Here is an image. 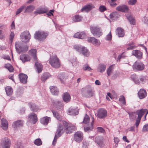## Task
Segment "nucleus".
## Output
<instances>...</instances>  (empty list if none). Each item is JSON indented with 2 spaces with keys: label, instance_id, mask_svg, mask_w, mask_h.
<instances>
[{
  "label": "nucleus",
  "instance_id": "79ce46f5",
  "mask_svg": "<svg viewBox=\"0 0 148 148\" xmlns=\"http://www.w3.org/2000/svg\"><path fill=\"white\" fill-rule=\"evenodd\" d=\"M110 18L112 20L116 19L119 17V15L117 12H114L110 15Z\"/></svg>",
  "mask_w": 148,
  "mask_h": 148
},
{
  "label": "nucleus",
  "instance_id": "c756f323",
  "mask_svg": "<svg viewBox=\"0 0 148 148\" xmlns=\"http://www.w3.org/2000/svg\"><path fill=\"white\" fill-rule=\"evenodd\" d=\"M51 121V118L47 116L42 118L40 119V122L44 125H47L49 121Z\"/></svg>",
  "mask_w": 148,
  "mask_h": 148
},
{
  "label": "nucleus",
  "instance_id": "6ab92c4d",
  "mask_svg": "<svg viewBox=\"0 0 148 148\" xmlns=\"http://www.w3.org/2000/svg\"><path fill=\"white\" fill-rule=\"evenodd\" d=\"M68 114L71 115H76L78 114V112L77 109L72 107H70L67 112Z\"/></svg>",
  "mask_w": 148,
  "mask_h": 148
},
{
  "label": "nucleus",
  "instance_id": "3c124183",
  "mask_svg": "<svg viewBox=\"0 0 148 148\" xmlns=\"http://www.w3.org/2000/svg\"><path fill=\"white\" fill-rule=\"evenodd\" d=\"M34 144L38 146L42 145V142L40 138H37L34 141Z\"/></svg>",
  "mask_w": 148,
  "mask_h": 148
},
{
  "label": "nucleus",
  "instance_id": "f03ea898",
  "mask_svg": "<svg viewBox=\"0 0 148 148\" xmlns=\"http://www.w3.org/2000/svg\"><path fill=\"white\" fill-rule=\"evenodd\" d=\"M64 131L63 126L60 123H58V127L57 132L55 134V137L53 142V145H55L56 144L57 139L64 133Z\"/></svg>",
  "mask_w": 148,
  "mask_h": 148
},
{
  "label": "nucleus",
  "instance_id": "49530a36",
  "mask_svg": "<svg viewBox=\"0 0 148 148\" xmlns=\"http://www.w3.org/2000/svg\"><path fill=\"white\" fill-rule=\"evenodd\" d=\"M82 69L84 71H90L92 69L87 64H86L83 65L82 67Z\"/></svg>",
  "mask_w": 148,
  "mask_h": 148
},
{
  "label": "nucleus",
  "instance_id": "4c0bfd02",
  "mask_svg": "<svg viewBox=\"0 0 148 148\" xmlns=\"http://www.w3.org/2000/svg\"><path fill=\"white\" fill-rule=\"evenodd\" d=\"M47 11L44 8H37L36 10L34 12V13L39 14H43L46 13Z\"/></svg>",
  "mask_w": 148,
  "mask_h": 148
},
{
  "label": "nucleus",
  "instance_id": "864d4df0",
  "mask_svg": "<svg viewBox=\"0 0 148 148\" xmlns=\"http://www.w3.org/2000/svg\"><path fill=\"white\" fill-rule=\"evenodd\" d=\"M89 120L90 118L89 116L86 114L84 117L83 122L84 123H87L89 122Z\"/></svg>",
  "mask_w": 148,
  "mask_h": 148
},
{
  "label": "nucleus",
  "instance_id": "ea45409f",
  "mask_svg": "<svg viewBox=\"0 0 148 148\" xmlns=\"http://www.w3.org/2000/svg\"><path fill=\"white\" fill-rule=\"evenodd\" d=\"M5 92L7 95L8 96H10L13 93V90L11 87L10 86H7L5 88Z\"/></svg>",
  "mask_w": 148,
  "mask_h": 148
},
{
  "label": "nucleus",
  "instance_id": "bb28decb",
  "mask_svg": "<svg viewBox=\"0 0 148 148\" xmlns=\"http://www.w3.org/2000/svg\"><path fill=\"white\" fill-rule=\"evenodd\" d=\"M86 34L84 32H80L75 33L73 37L77 38L84 39L86 37Z\"/></svg>",
  "mask_w": 148,
  "mask_h": 148
},
{
  "label": "nucleus",
  "instance_id": "338daca9",
  "mask_svg": "<svg viewBox=\"0 0 148 148\" xmlns=\"http://www.w3.org/2000/svg\"><path fill=\"white\" fill-rule=\"evenodd\" d=\"M129 45L130 46L127 49V50H132L135 48V46L133 45H132L131 44H129Z\"/></svg>",
  "mask_w": 148,
  "mask_h": 148
},
{
  "label": "nucleus",
  "instance_id": "f257e3e1",
  "mask_svg": "<svg viewBox=\"0 0 148 148\" xmlns=\"http://www.w3.org/2000/svg\"><path fill=\"white\" fill-rule=\"evenodd\" d=\"M81 93L82 95L86 98H90L93 96L94 91L90 86H87L82 89Z\"/></svg>",
  "mask_w": 148,
  "mask_h": 148
},
{
  "label": "nucleus",
  "instance_id": "13d9d810",
  "mask_svg": "<svg viewBox=\"0 0 148 148\" xmlns=\"http://www.w3.org/2000/svg\"><path fill=\"white\" fill-rule=\"evenodd\" d=\"M15 148H23L22 144L20 142H18L15 147Z\"/></svg>",
  "mask_w": 148,
  "mask_h": 148
},
{
  "label": "nucleus",
  "instance_id": "2f4dec72",
  "mask_svg": "<svg viewBox=\"0 0 148 148\" xmlns=\"http://www.w3.org/2000/svg\"><path fill=\"white\" fill-rule=\"evenodd\" d=\"M147 109H142L140 110H138L136 111L138 117L137 118L141 119L142 116L144 115V113L147 111Z\"/></svg>",
  "mask_w": 148,
  "mask_h": 148
},
{
  "label": "nucleus",
  "instance_id": "412c9836",
  "mask_svg": "<svg viewBox=\"0 0 148 148\" xmlns=\"http://www.w3.org/2000/svg\"><path fill=\"white\" fill-rule=\"evenodd\" d=\"M81 53L84 56L88 57L90 55V52L87 48L84 47H83L81 51Z\"/></svg>",
  "mask_w": 148,
  "mask_h": 148
},
{
  "label": "nucleus",
  "instance_id": "5701e85b",
  "mask_svg": "<svg viewBox=\"0 0 148 148\" xmlns=\"http://www.w3.org/2000/svg\"><path fill=\"white\" fill-rule=\"evenodd\" d=\"M94 8L92 4H87L84 6L81 10L82 11L88 12Z\"/></svg>",
  "mask_w": 148,
  "mask_h": 148
},
{
  "label": "nucleus",
  "instance_id": "0e129e2a",
  "mask_svg": "<svg viewBox=\"0 0 148 148\" xmlns=\"http://www.w3.org/2000/svg\"><path fill=\"white\" fill-rule=\"evenodd\" d=\"M143 131L144 132L148 131V125H145L143 128Z\"/></svg>",
  "mask_w": 148,
  "mask_h": 148
},
{
  "label": "nucleus",
  "instance_id": "8fccbe9b",
  "mask_svg": "<svg viewBox=\"0 0 148 148\" xmlns=\"http://www.w3.org/2000/svg\"><path fill=\"white\" fill-rule=\"evenodd\" d=\"M119 101L123 105H125L126 102L124 97L123 95H121L119 99Z\"/></svg>",
  "mask_w": 148,
  "mask_h": 148
},
{
  "label": "nucleus",
  "instance_id": "0eeeda50",
  "mask_svg": "<svg viewBox=\"0 0 148 148\" xmlns=\"http://www.w3.org/2000/svg\"><path fill=\"white\" fill-rule=\"evenodd\" d=\"M20 37L22 42L27 43L29 41L31 36L29 32L27 31L22 33L21 34Z\"/></svg>",
  "mask_w": 148,
  "mask_h": 148
},
{
  "label": "nucleus",
  "instance_id": "774afa93",
  "mask_svg": "<svg viewBox=\"0 0 148 148\" xmlns=\"http://www.w3.org/2000/svg\"><path fill=\"white\" fill-rule=\"evenodd\" d=\"M10 40H11V42H12L13 40V39L14 36V33L12 32H11L10 33Z\"/></svg>",
  "mask_w": 148,
  "mask_h": 148
},
{
  "label": "nucleus",
  "instance_id": "9b49d317",
  "mask_svg": "<svg viewBox=\"0 0 148 148\" xmlns=\"http://www.w3.org/2000/svg\"><path fill=\"white\" fill-rule=\"evenodd\" d=\"M144 65L142 62H136L133 65V68L135 71H140L144 69Z\"/></svg>",
  "mask_w": 148,
  "mask_h": 148
},
{
  "label": "nucleus",
  "instance_id": "423d86ee",
  "mask_svg": "<svg viewBox=\"0 0 148 148\" xmlns=\"http://www.w3.org/2000/svg\"><path fill=\"white\" fill-rule=\"evenodd\" d=\"M90 30L93 36L96 37H99L102 34L100 28L96 26H90Z\"/></svg>",
  "mask_w": 148,
  "mask_h": 148
},
{
  "label": "nucleus",
  "instance_id": "58836bf2",
  "mask_svg": "<svg viewBox=\"0 0 148 148\" xmlns=\"http://www.w3.org/2000/svg\"><path fill=\"white\" fill-rule=\"evenodd\" d=\"M35 66L36 67L38 73H40L42 70V66L41 64L36 62L35 64Z\"/></svg>",
  "mask_w": 148,
  "mask_h": 148
},
{
  "label": "nucleus",
  "instance_id": "37998d69",
  "mask_svg": "<svg viewBox=\"0 0 148 148\" xmlns=\"http://www.w3.org/2000/svg\"><path fill=\"white\" fill-rule=\"evenodd\" d=\"M51 76V75L49 73L46 72L43 73L41 77V80L45 81L47 78Z\"/></svg>",
  "mask_w": 148,
  "mask_h": 148
},
{
  "label": "nucleus",
  "instance_id": "1a4fd4ad",
  "mask_svg": "<svg viewBox=\"0 0 148 148\" xmlns=\"http://www.w3.org/2000/svg\"><path fill=\"white\" fill-rule=\"evenodd\" d=\"M74 140L76 142L79 143L83 139V134L81 131H77L74 135Z\"/></svg>",
  "mask_w": 148,
  "mask_h": 148
},
{
  "label": "nucleus",
  "instance_id": "2eb2a0df",
  "mask_svg": "<svg viewBox=\"0 0 148 148\" xmlns=\"http://www.w3.org/2000/svg\"><path fill=\"white\" fill-rule=\"evenodd\" d=\"M103 138L101 136H96L95 139V141L98 145L100 147H101L103 144Z\"/></svg>",
  "mask_w": 148,
  "mask_h": 148
},
{
  "label": "nucleus",
  "instance_id": "052dcab7",
  "mask_svg": "<svg viewBox=\"0 0 148 148\" xmlns=\"http://www.w3.org/2000/svg\"><path fill=\"white\" fill-rule=\"evenodd\" d=\"M112 35L111 32H110L107 35L106 37V39L107 40H109L112 39Z\"/></svg>",
  "mask_w": 148,
  "mask_h": 148
},
{
  "label": "nucleus",
  "instance_id": "680f3d73",
  "mask_svg": "<svg viewBox=\"0 0 148 148\" xmlns=\"http://www.w3.org/2000/svg\"><path fill=\"white\" fill-rule=\"evenodd\" d=\"M99 9L100 11L102 12H103L106 10V7L103 5L100 6L99 7Z\"/></svg>",
  "mask_w": 148,
  "mask_h": 148
},
{
  "label": "nucleus",
  "instance_id": "6e6552de",
  "mask_svg": "<svg viewBox=\"0 0 148 148\" xmlns=\"http://www.w3.org/2000/svg\"><path fill=\"white\" fill-rule=\"evenodd\" d=\"M63 123L64 126L66 127V134L70 133L76 129V127L74 125L68 123L65 121L63 122Z\"/></svg>",
  "mask_w": 148,
  "mask_h": 148
},
{
  "label": "nucleus",
  "instance_id": "a18cd8bd",
  "mask_svg": "<svg viewBox=\"0 0 148 148\" xmlns=\"http://www.w3.org/2000/svg\"><path fill=\"white\" fill-rule=\"evenodd\" d=\"M114 66V64L110 66L107 70V74L108 76L110 75L111 73L113 71Z\"/></svg>",
  "mask_w": 148,
  "mask_h": 148
},
{
  "label": "nucleus",
  "instance_id": "4d7b16f0",
  "mask_svg": "<svg viewBox=\"0 0 148 148\" xmlns=\"http://www.w3.org/2000/svg\"><path fill=\"white\" fill-rule=\"evenodd\" d=\"M126 56L125 53V52L123 53L122 54L119 55L118 56V59L120 60L123 58H124Z\"/></svg>",
  "mask_w": 148,
  "mask_h": 148
},
{
  "label": "nucleus",
  "instance_id": "a211bd4d",
  "mask_svg": "<svg viewBox=\"0 0 148 148\" xmlns=\"http://www.w3.org/2000/svg\"><path fill=\"white\" fill-rule=\"evenodd\" d=\"M116 10L118 11L125 12L128 11V8L127 6L125 5H122L117 6L116 8Z\"/></svg>",
  "mask_w": 148,
  "mask_h": 148
},
{
  "label": "nucleus",
  "instance_id": "4468645a",
  "mask_svg": "<svg viewBox=\"0 0 148 148\" xmlns=\"http://www.w3.org/2000/svg\"><path fill=\"white\" fill-rule=\"evenodd\" d=\"M53 105L58 109L62 110L63 109L64 104L62 101L59 100L55 101L53 103Z\"/></svg>",
  "mask_w": 148,
  "mask_h": 148
},
{
  "label": "nucleus",
  "instance_id": "cd10ccee",
  "mask_svg": "<svg viewBox=\"0 0 148 148\" xmlns=\"http://www.w3.org/2000/svg\"><path fill=\"white\" fill-rule=\"evenodd\" d=\"M50 91L53 95H58L59 93L58 89L55 86H51L49 87Z\"/></svg>",
  "mask_w": 148,
  "mask_h": 148
},
{
  "label": "nucleus",
  "instance_id": "e2e57ef3",
  "mask_svg": "<svg viewBox=\"0 0 148 148\" xmlns=\"http://www.w3.org/2000/svg\"><path fill=\"white\" fill-rule=\"evenodd\" d=\"M136 0H129L128 2L129 4L133 5L136 3Z\"/></svg>",
  "mask_w": 148,
  "mask_h": 148
},
{
  "label": "nucleus",
  "instance_id": "393cba45",
  "mask_svg": "<svg viewBox=\"0 0 148 148\" xmlns=\"http://www.w3.org/2000/svg\"><path fill=\"white\" fill-rule=\"evenodd\" d=\"M23 124V121L19 120L14 122L12 125L13 128H15L17 127L22 126Z\"/></svg>",
  "mask_w": 148,
  "mask_h": 148
},
{
  "label": "nucleus",
  "instance_id": "72a5a7b5",
  "mask_svg": "<svg viewBox=\"0 0 148 148\" xmlns=\"http://www.w3.org/2000/svg\"><path fill=\"white\" fill-rule=\"evenodd\" d=\"M35 7L33 5H29L27 6L24 11L25 13H29L31 12L35 9Z\"/></svg>",
  "mask_w": 148,
  "mask_h": 148
},
{
  "label": "nucleus",
  "instance_id": "dca6fc26",
  "mask_svg": "<svg viewBox=\"0 0 148 148\" xmlns=\"http://www.w3.org/2000/svg\"><path fill=\"white\" fill-rule=\"evenodd\" d=\"M132 55L138 59H141L143 58V53L140 51L138 50H133Z\"/></svg>",
  "mask_w": 148,
  "mask_h": 148
},
{
  "label": "nucleus",
  "instance_id": "473e14b6",
  "mask_svg": "<svg viewBox=\"0 0 148 148\" xmlns=\"http://www.w3.org/2000/svg\"><path fill=\"white\" fill-rule=\"evenodd\" d=\"M1 127L4 130L7 129L8 126V123L6 119L4 118H3L1 120Z\"/></svg>",
  "mask_w": 148,
  "mask_h": 148
},
{
  "label": "nucleus",
  "instance_id": "c85d7f7f",
  "mask_svg": "<svg viewBox=\"0 0 148 148\" xmlns=\"http://www.w3.org/2000/svg\"><path fill=\"white\" fill-rule=\"evenodd\" d=\"M62 98L63 101L66 103L69 102L71 99L70 95L69 93L67 92H65Z\"/></svg>",
  "mask_w": 148,
  "mask_h": 148
},
{
  "label": "nucleus",
  "instance_id": "69168bd1",
  "mask_svg": "<svg viewBox=\"0 0 148 148\" xmlns=\"http://www.w3.org/2000/svg\"><path fill=\"white\" fill-rule=\"evenodd\" d=\"M141 120V119L137 118L136 120V122L135 123V125L136 126V127L137 128L139 125L140 123V121Z\"/></svg>",
  "mask_w": 148,
  "mask_h": 148
},
{
  "label": "nucleus",
  "instance_id": "b1692460",
  "mask_svg": "<svg viewBox=\"0 0 148 148\" xmlns=\"http://www.w3.org/2000/svg\"><path fill=\"white\" fill-rule=\"evenodd\" d=\"M147 92L144 89H141L138 93V96L140 99H143L147 96Z\"/></svg>",
  "mask_w": 148,
  "mask_h": 148
},
{
  "label": "nucleus",
  "instance_id": "c03bdc74",
  "mask_svg": "<svg viewBox=\"0 0 148 148\" xmlns=\"http://www.w3.org/2000/svg\"><path fill=\"white\" fill-rule=\"evenodd\" d=\"M82 19V17L79 15H75L73 18V20L75 22L81 21Z\"/></svg>",
  "mask_w": 148,
  "mask_h": 148
},
{
  "label": "nucleus",
  "instance_id": "4be33fe9",
  "mask_svg": "<svg viewBox=\"0 0 148 148\" xmlns=\"http://www.w3.org/2000/svg\"><path fill=\"white\" fill-rule=\"evenodd\" d=\"M94 122V119L92 122L90 124H88L84 127V130L86 132H89L91 131L93 129V123Z\"/></svg>",
  "mask_w": 148,
  "mask_h": 148
},
{
  "label": "nucleus",
  "instance_id": "6e6d98bb",
  "mask_svg": "<svg viewBox=\"0 0 148 148\" xmlns=\"http://www.w3.org/2000/svg\"><path fill=\"white\" fill-rule=\"evenodd\" d=\"M71 62L73 66H76L79 65V62L77 61L75 59L71 60Z\"/></svg>",
  "mask_w": 148,
  "mask_h": 148
},
{
  "label": "nucleus",
  "instance_id": "20e7f679",
  "mask_svg": "<svg viewBox=\"0 0 148 148\" xmlns=\"http://www.w3.org/2000/svg\"><path fill=\"white\" fill-rule=\"evenodd\" d=\"M48 34L47 32L43 31H38L35 32L34 35L35 38L39 40H42L45 39Z\"/></svg>",
  "mask_w": 148,
  "mask_h": 148
},
{
  "label": "nucleus",
  "instance_id": "7ed1b4c3",
  "mask_svg": "<svg viewBox=\"0 0 148 148\" xmlns=\"http://www.w3.org/2000/svg\"><path fill=\"white\" fill-rule=\"evenodd\" d=\"M49 63L52 67L56 68H58L60 66V60L56 55H53L50 57Z\"/></svg>",
  "mask_w": 148,
  "mask_h": 148
},
{
  "label": "nucleus",
  "instance_id": "bf43d9fd",
  "mask_svg": "<svg viewBox=\"0 0 148 148\" xmlns=\"http://www.w3.org/2000/svg\"><path fill=\"white\" fill-rule=\"evenodd\" d=\"M115 1H111L109 2L110 4L111 7H114L116 6L117 4L115 2Z\"/></svg>",
  "mask_w": 148,
  "mask_h": 148
},
{
  "label": "nucleus",
  "instance_id": "09e8293b",
  "mask_svg": "<svg viewBox=\"0 0 148 148\" xmlns=\"http://www.w3.org/2000/svg\"><path fill=\"white\" fill-rule=\"evenodd\" d=\"M82 47L80 45H75L73 46L74 49L79 53L80 52Z\"/></svg>",
  "mask_w": 148,
  "mask_h": 148
},
{
  "label": "nucleus",
  "instance_id": "aec40b11",
  "mask_svg": "<svg viewBox=\"0 0 148 148\" xmlns=\"http://www.w3.org/2000/svg\"><path fill=\"white\" fill-rule=\"evenodd\" d=\"M28 105L30 108L31 110L34 112H36L39 109L38 107L35 103H28Z\"/></svg>",
  "mask_w": 148,
  "mask_h": 148
},
{
  "label": "nucleus",
  "instance_id": "5fc2aeb1",
  "mask_svg": "<svg viewBox=\"0 0 148 148\" xmlns=\"http://www.w3.org/2000/svg\"><path fill=\"white\" fill-rule=\"evenodd\" d=\"M25 7V5H23L18 9L16 12V15H18L23 10Z\"/></svg>",
  "mask_w": 148,
  "mask_h": 148
},
{
  "label": "nucleus",
  "instance_id": "f8f14e48",
  "mask_svg": "<svg viewBox=\"0 0 148 148\" xmlns=\"http://www.w3.org/2000/svg\"><path fill=\"white\" fill-rule=\"evenodd\" d=\"M11 144L10 139L7 137H5L2 141L1 146L3 148H10Z\"/></svg>",
  "mask_w": 148,
  "mask_h": 148
},
{
  "label": "nucleus",
  "instance_id": "7c9ffc66",
  "mask_svg": "<svg viewBox=\"0 0 148 148\" xmlns=\"http://www.w3.org/2000/svg\"><path fill=\"white\" fill-rule=\"evenodd\" d=\"M20 59L23 62L29 61L30 58L27 55L22 54L21 55Z\"/></svg>",
  "mask_w": 148,
  "mask_h": 148
},
{
  "label": "nucleus",
  "instance_id": "de8ad7c7",
  "mask_svg": "<svg viewBox=\"0 0 148 148\" xmlns=\"http://www.w3.org/2000/svg\"><path fill=\"white\" fill-rule=\"evenodd\" d=\"M52 112L54 116L58 120L60 121V114L58 112L54 110H52Z\"/></svg>",
  "mask_w": 148,
  "mask_h": 148
},
{
  "label": "nucleus",
  "instance_id": "c9c22d12",
  "mask_svg": "<svg viewBox=\"0 0 148 148\" xmlns=\"http://www.w3.org/2000/svg\"><path fill=\"white\" fill-rule=\"evenodd\" d=\"M116 32L119 37H123L124 36V30L121 28H118L116 30Z\"/></svg>",
  "mask_w": 148,
  "mask_h": 148
},
{
  "label": "nucleus",
  "instance_id": "603ef678",
  "mask_svg": "<svg viewBox=\"0 0 148 148\" xmlns=\"http://www.w3.org/2000/svg\"><path fill=\"white\" fill-rule=\"evenodd\" d=\"M127 18L131 24L133 25L135 24V20L133 17L131 16H130L128 17L127 16Z\"/></svg>",
  "mask_w": 148,
  "mask_h": 148
},
{
  "label": "nucleus",
  "instance_id": "ddd939ff",
  "mask_svg": "<svg viewBox=\"0 0 148 148\" xmlns=\"http://www.w3.org/2000/svg\"><path fill=\"white\" fill-rule=\"evenodd\" d=\"M28 119L29 122L33 124H35L38 121L36 115L34 113H31L29 115Z\"/></svg>",
  "mask_w": 148,
  "mask_h": 148
},
{
  "label": "nucleus",
  "instance_id": "a19ab883",
  "mask_svg": "<svg viewBox=\"0 0 148 148\" xmlns=\"http://www.w3.org/2000/svg\"><path fill=\"white\" fill-rule=\"evenodd\" d=\"M132 80L136 84H138L139 83V81L138 76L136 74H133L131 76Z\"/></svg>",
  "mask_w": 148,
  "mask_h": 148
},
{
  "label": "nucleus",
  "instance_id": "f3484780",
  "mask_svg": "<svg viewBox=\"0 0 148 148\" xmlns=\"http://www.w3.org/2000/svg\"><path fill=\"white\" fill-rule=\"evenodd\" d=\"M19 77L21 82L23 84L27 83V75L23 73H20L19 75Z\"/></svg>",
  "mask_w": 148,
  "mask_h": 148
},
{
  "label": "nucleus",
  "instance_id": "a878e982",
  "mask_svg": "<svg viewBox=\"0 0 148 148\" xmlns=\"http://www.w3.org/2000/svg\"><path fill=\"white\" fill-rule=\"evenodd\" d=\"M88 40L95 45H98L100 44L99 40L93 37H89Z\"/></svg>",
  "mask_w": 148,
  "mask_h": 148
},
{
  "label": "nucleus",
  "instance_id": "e433bc0d",
  "mask_svg": "<svg viewBox=\"0 0 148 148\" xmlns=\"http://www.w3.org/2000/svg\"><path fill=\"white\" fill-rule=\"evenodd\" d=\"M29 54L32 55L34 61L37 60L36 56V51L35 49H32L29 51Z\"/></svg>",
  "mask_w": 148,
  "mask_h": 148
},
{
  "label": "nucleus",
  "instance_id": "9d476101",
  "mask_svg": "<svg viewBox=\"0 0 148 148\" xmlns=\"http://www.w3.org/2000/svg\"><path fill=\"white\" fill-rule=\"evenodd\" d=\"M97 114L98 118L100 119H104L107 116V112L105 109L101 108L97 110Z\"/></svg>",
  "mask_w": 148,
  "mask_h": 148
},
{
  "label": "nucleus",
  "instance_id": "39448f33",
  "mask_svg": "<svg viewBox=\"0 0 148 148\" xmlns=\"http://www.w3.org/2000/svg\"><path fill=\"white\" fill-rule=\"evenodd\" d=\"M15 46L16 50L19 53L22 52L27 51L28 49V47L27 46L23 47L22 44L18 41L16 42Z\"/></svg>",
  "mask_w": 148,
  "mask_h": 148
},
{
  "label": "nucleus",
  "instance_id": "f704fd0d",
  "mask_svg": "<svg viewBox=\"0 0 148 148\" xmlns=\"http://www.w3.org/2000/svg\"><path fill=\"white\" fill-rule=\"evenodd\" d=\"M106 68V65L100 64L99 65L97 68V70L98 71L102 73L105 70Z\"/></svg>",
  "mask_w": 148,
  "mask_h": 148
}]
</instances>
